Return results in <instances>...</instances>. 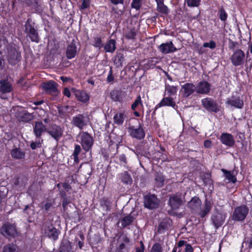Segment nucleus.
<instances>
[{
	"label": "nucleus",
	"mask_w": 252,
	"mask_h": 252,
	"mask_svg": "<svg viewBox=\"0 0 252 252\" xmlns=\"http://www.w3.org/2000/svg\"><path fill=\"white\" fill-rule=\"evenodd\" d=\"M0 233L9 240L15 238L18 236L17 229L15 224L9 222L3 223L0 227Z\"/></svg>",
	"instance_id": "7ed1b4c3"
},
{
	"label": "nucleus",
	"mask_w": 252,
	"mask_h": 252,
	"mask_svg": "<svg viewBox=\"0 0 252 252\" xmlns=\"http://www.w3.org/2000/svg\"><path fill=\"white\" fill-rule=\"evenodd\" d=\"M134 220V218L130 215H128L124 217L121 220V224L123 227L125 228L126 226L130 225Z\"/></svg>",
	"instance_id": "e433bc0d"
},
{
	"label": "nucleus",
	"mask_w": 252,
	"mask_h": 252,
	"mask_svg": "<svg viewBox=\"0 0 252 252\" xmlns=\"http://www.w3.org/2000/svg\"><path fill=\"white\" fill-rule=\"evenodd\" d=\"M185 97H188L196 92V86L193 83H186L181 86V90Z\"/></svg>",
	"instance_id": "412c9836"
},
{
	"label": "nucleus",
	"mask_w": 252,
	"mask_h": 252,
	"mask_svg": "<svg viewBox=\"0 0 252 252\" xmlns=\"http://www.w3.org/2000/svg\"><path fill=\"white\" fill-rule=\"evenodd\" d=\"M194 250L191 246V245L189 244H186V248H185V252H193Z\"/></svg>",
	"instance_id": "774afa93"
},
{
	"label": "nucleus",
	"mask_w": 252,
	"mask_h": 252,
	"mask_svg": "<svg viewBox=\"0 0 252 252\" xmlns=\"http://www.w3.org/2000/svg\"><path fill=\"white\" fill-rule=\"evenodd\" d=\"M71 249V243L69 240H62L59 249V252H69Z\"/></svg>",
	"instance_id": "2f4dec72"
},
{
	"label": "nucleus",
	"mask_w": 252,
	"mask_h": 252,
	"mask_svg": "<svg viewBox=\"0 0 252 252\" xmlns=\"http://www.w3.org/2000/svg\"><path fill=\"white\" fill-rule=\"evenodd\" d=\"M6 50V59L9 64L15 66L21 61V51L20 47L15 44L8 45Z\"/></svg>",
	"instance_id": "f257e3e1"
},
{
	"label": "nucleus",
	"mask_w": 252,
	"mask_h": 252,
	"mask_svg": "<svg viewBox=\"0 0 252 252\" xmlns=\"http://www.w3.org/2000/svg\"><path fill=\"white\" fill-rule=\"evenodd\" d=\"M238 45V43L237 42L234 41L230 39L228 40V48L230 50L233 51Z\"/></svg>",
	"instance_id": "4d7b16f0"
},
{
	"label": "nucleus",
	"mask_w": 252,
	"mask_h": 252,
	"mask_svg": "<svg viewBox=\"0 0 252 252\" xmlns=\"http://www.w3.org/2000/svg\"><path fill=\"white\" fill-rule=\"evenodd\" d=\"M114 80V77L113 76V71L112 67H110V70L106 78V81L108 83H112Z\"/></svg>",
	"instance_id": "864d4df0"
},
{
	"label": "nucleus",
	"mask_w": 252,
	"mask_h": 252,
	"mask_svg": "<svg viewBox=\"0 0 252 252\" xmlns=\"http://www.w3.org/2000/svg\"><path fill=\"white\" fill-rule=\"evenodd\" d=\"M163 106H170L174 109L177 108V105L176 104L173 98L169 96L168 97H164L160 102L157 104L156 109H158Z\"/></svg>",
	"instance_id": "a878e982"
},
{
	"label": "nucleus",
	"mask_w": 252,
	"mask_h": 252,
	"mask_svg": "<svg viewBox=\"0 0 252 252\" xmlns=\"http://www.w3.org/2000/svg\"><path fill=\"white\" fill-rule=\"evenodd\" d=\"M139 106L142 108L143 107V101H142L141 96L139 94L137 96L136 99L131 104V109L132 110L135 111Z\"/></svg>",
	"instance_id": "58836bf2"
},
{
	"label": "nucleus",
	"mask_w": 252,
	"mask_h": 252,
	"mask_svg": "<svg viewBox=\"0 0 252 252\" xmlns=\"http://www.w3.org/2000/svg\"><path fill=\"white\" fill-rule=\"evenodd\" d=\"M81 147L79 145H75L74 152L72 155H79L81 152Z\"/></svg>",
	"instance_id": "0e129e2a"
},
{
	"label": "nucleus",
	"mask_w": 252,
	"mask_h": 252,
	"mask_svg": "<svg viewBox=\"0 0 252 252\" xmlns=\"http://www.w3.org/2000/svg\"><path fill=\"white\" fill-rule=\"evenodd\" d=\"M219 139L222 144L228 147H233L235 145V141L234 136L231 133H222Z\"/></svg>",
	"instance_id": "a211bd4d"
},
{
	"label": "nucleus",
	"mask_w": 252,
	"mask_h": 252,
	"mask_svg": "<svg viewBox=\"0 0 252 252\" xmlns=\"http://www.w3.org/2000/svg\"><path fill=\"white\" fill-rule=\"evenodd\" d=\"M159 200L155 194L149 192L143 196L144 206L149 210L157 209L159 205Z\"/></svg>",
	"instance_id": "20e7f679"
},
{
	"label": "nucleus",
	"mask_w": 252,
	"mask_h": 252,
	"mask_svg": "<svg viewBox=\"0 0 252 252\" xmlns=\"http://www.w3.org/2000/svg\"><path fill=\"white\" fill-rule=\"evenodd\" d=\"M221 171L223 172L225 178L232 183H235L237 182L236 176L233 175V171L227 170L225 169L222 168Z\"/></svg>",
	"instance_id": "473e14b6"
},
{
	"label": "nucleus",
	"mask_w": 252,
	"mask_h": 252,
	"mask_svg": "<svg viewBox=\"0 0 252 252\" xmlns=\"http://www.w3.org/2000/svg\"><path fill=\"white\" fill-rule=\"evenodd\" d=\"M85 117L83 114H77L75 116L73 117L72 123L73 125L82 129L85 126L87 125V122L85 120Z\"/></svg>",
	"instance_id": "4be33fe9"
},
{
	"label": "nucleus",
	"mask_w": 252,
	"mask_h": 252,
	"mask_svg": "<svg viewBox=\"0 0 252 252\" xmlns=\"http://www.w3.org/2000/svg\"><path fill=\"white\" fill-rule=\"evenodd\" d=\"M204 47H208L210 49H215L216 47V43L213 40H211L209 42H205L203 43Z\"/></svg>",
	"instance_id": "6e6d98bb"
},
{
	"label": "nucleus",
	"mask_w": 252,
	"mask_h": 252,
	"mask_svg": "<svg viewBox=\"0 0 252 252\" xmlns=\"http://www.w3.org/2000/svg\"><path fill=\"white\" fill-rule=\"evenodd\" d=\"M227 214L225 212L216 211L211 216V220L216 229L220 227L224 222Z\"/></svg>",
	"instance_id": "9d476101"
},
{
	"label": "nucleus",
	"mask_w": 252,
	"mask_h": 252,
	"mask_svg": "<svg viewBox=\"0 0 252 252\" xmlns=\"http://www.w3.org/2000/svg\"><path fill=\"white\" fill-rule=\"evenodd\" d=\"M245 54L241 49H237L234 51L230 60L232 64L235 66L241 65L244 63Z\"/></svg>",
	"instance_id": "f8f14e48"
},
{
	"label": "nucleus",
	"mask_w": 252,
	"mask_h": 252,
	"mask_svg": "<svg viewBox=\"0 0 252 252\" xmlns=\"http://www.w3.org/2000/svg\"><path fill=\"white\" fill-rule=\"evenodd\" d=\"M225 104L234 108L241 109L244 106L243 96L236 92L235 94H233L231 97L227 99Z\"/></svg>",
	"instance_id": "423d86ee"
},
{
	"label": "nucleus",
	"mask_w": 252,
	"mask_h": 252,
	"mask_svg": "<svg viewBox=\"0 0 252 252\" xmlns=\"http://www.w3.org/2000/svg\"><path fill=\"white\" fill-rule=\"evenodd\" d=\"M11 155L13 158L17 159H24L25 157V152L20 148H16L11 151Z\"/></svg>",
	"instance_id": "7c9ffc66"
},
{
	"label": "nucleus",
	"mask_w": 252,
	"mask_h": 252,
	"mask_svg": "<svg viewBox=\"0 0 252 252\" xmlns=\"http://www.w3.org/2000/svg\"><path fill=\"white\" fill-rule=\"evenodd\" d=\"M245 243L248 245V248L252 249V234L250 237L245 238Z\"/></svg>",
	"instance_id": "13d9d810"
},
{
	"label": "nucleus",
	"mask_w": 252,
	"mask_h": 252,
	"mask_svg": "<svg viewBox=\"0 0 252 252\" xmlns=\"http://www.w3.org/2000/svg\"><path fill=\"white\" fill-rule=\"evenodd\" d=\"M90 5V0H83L81 5L80 6V9L81 10L89 8Z\"/></svg>",
	"instance_id": "5fc2aeb1"
},
{
	"label": "nucleus",
	"mask_w": 252,
	"mask_h": 252,
	"mask_svg": "<svg viewBox=\"0 0 252 252\" xmlns=\"http://www.w3.org/2000/svg\"><path fill=\"white\" fill-rule=\"evenodd\" d=\"M158 49L160 52L164 54L173 53L177 50L172 41L161 44L158 47Z\"/></svg>",
	"instance_id": "5701e85b"
},
{
	"label": "nucleus",
	"mask_w": 252,
	"mask_h": 252,
	"mask_svg": "<svg viewBox=\"0 0 252 252\" xmlns=\"http://www.w3.org/2000/svg\"><path fill=\"white\" fill-rule=\"evenodd\" d=\"M195 86L196 93L198 94H207L210 92L211 85L207 81H201Z\"/></svg>",
	"instance_id": "f3484780"
},
{
	"label": "nucleus",
	"mask_w": 252,
	"mask_h": 252,
	"mask_svg": "<svg viewBox=\"0 0 252 252\" xmlns=\"http://www.w3.org/2000/svg\"><path fill=\"white\" fill-rule=\"evenodd\" d=\"M35 23L31 18H28L25 24V32L32 42L38 43L40 37L37 30L34 27Z\"/></svg>",
	"instance_id": "f03ea898"
},
{
	"label": "nucleus",
	"mask_w": 252,
	"mask_h": 252,
	"mask_svg": "<svg viewBox=\"0 0 252 252\" xmlns=\"http://www.w3.org/2000/svg\"><path fill=\"white\" fill-rule=\"evenodd\" d=\"M33 119V116L29 113H24L19 116V119L21 121L25 123H29Z\"/></svg>",
	"instance_id": "a19ab883"
},
{
	"label": "nucleus",
	"mask_w": 252,
	"mask_h": 252,
	"mask_svg": "<svg viewBox=\"0 0 252 252\" xmlns=\"http://www.w3.org/2000/svg\"><path fill=\"white\" fill-rule=\"evenodd\" d=\"M116 41L114 39H109L104 45V50L106 53H113L115 52L116 49Z\"/></svg>",
	"instance_id": "cd10ccee"
},
{
	"label": "nucleus",
	"mask_w": 252,
	"mask_h": 252,
	"mask_svg": "<svg viewBox=\"0 0 252 252\" xmlns=\"http://www.w3.org/2000/svg\"><path fill=\"white\" fill-rule=\"evenodd\" d=\"M157 11L159 13L167 15L169 13L168 7L164 4V2L157 4Z\"/></svg>",
	"instance_id": "c9c22d12"
},
{
	"label": "nucleus",
	"mask_w": 252,
	"mask_h": 252,
	"mask_svg": "<svg viewBox=\"0 0 252 252\" xmlns=\"http://www.w3.org/2000/svg\"><path fill=\"white\" fill-rule=\"evenodd\" d=\"M121 181L126 184H130L131 183L132 179L130 176L127 171H126L122 175Z\"/></svg>",
	"instance_id": "09e8293b"
},
{
	"label": "nucleus",
	"mask_w": 252,
	"mask_h": 252,
	"mask_svg": "<svg viewBox=\"0 0 252 252\" xmlns=\"http://www.w3.org/2000/svg\"><path fill=\"white\" fill-rule=\"evenodd\" d=\"M57 86V83L53 80L43 82L41 84V87L46 94L54 96H56L58 94Z\"/></svg>",
	"instance_id": "ddd939ff"
},
{
	"label": "nucleus",
	"mask_w": 252,
	"mask_h": 252,
	"mask_svg": "<svg viewBox=\"0 0 252 252\" xmlns=\"http://www.w3.org/2000/svg\"><path fill=\"white\" fill-rule=\"evenodd\" d=\"M72 91L78 101L86 103L89 100L90 96L85 91L74 88Z\"/></svg>",
	"instance_id": "bb28decb"
},
{
	"label": "nucleus",
	"mask_w": 252,
	"mask_h": 252,
	"mask_svg": "<svg viewBox=\"0 0 252 252\" xmlns=\"http://www.w3.org/2000/svg\"><path fill=\"white\" fill-rule=\"evenodd\" d=\"M4 60L2 55V52L0 51V70H2L4 67Z\"/></svg>",
	"instance_id": "680f3d73"
},
{
	"label": "nucleus",
	"mask_w": 252,
	"mask_h": 252,
	"mask_svg": "<svg viewBox=\"0 0 252 252\" xmlns=\"http://www.w3.org/2000/svg\"><path fill=\"white\" fill-rule=\"evenodd\" d=\"M173 221L171 219L166 218L163 219L158 224L157 233L159 234L164 233L171 227Z\"/></svg>",
	"instance_id": "6ab92c4d"
},
{
	"label": "nucleus",
	"mask_w": 252,
	"mask_h": 252,
	"mask_svg": "<svg viewBox=\"0 0 252 252\" xmlns=\"http://www.w3.org/2000/svg\"><path fill=\"white\" fill-rule=\"evenodd\" d=\"M60 233V231L53 225L48 226L45 230V235L54 241L58 239Z\"/></svg>",
	"instance_id": "393cba45"
},
{
	"label": "nucleus",
	"mask_w": 252,
	"mask_h": 252,
	"mask_svg": "<svg viewBox=\"0 0 252 252\" xmlns=\"http://www.w3.org/2000/svg\"><path fill=\"white\" fill-rule=\"evenodd\" d=\"M201 205V201L198 197L194 196L188 203V206L192 211L198 210Z\"/></svg>",
	"instance_id": "c85d7f7f"
},
{
	"label": "nucleus",
	"mask_w": 252,
	"mask_h": 252,
	"mask_svg": "<svg viewBox=\"0 0 252 252\" xmlns=\"http://www.w3.org/2000/svg\"><path fill=\"white\" fill-rule=\"evenodd\" d=\"M77 46L74 39H73L71 43L67 46L66 50V57L69 60L75 58L77 55Z\"/></svg>",
	"instance_id": "b1692460"
},
{
	"label": "nucleus",
	"mask_w": 252,
	"mask_h": 252,
	"mask_svg": "<svg viewBox=\"0 0 252 252\" xmlns=\"http://www.w3.org/2000/svg\"><path fill=\"white\" fill-rule=\"evenodd\" d=\"M62 186L66 191H68L71 189V186L66 182L62 183Z\"/></svg>",
	"instance_id": "e2e57ef3"
},
{
	"label": "nucleus",
	"mask_w": 252,
	"mask_h": 252,
	"mask_svg": "<svg viewBox=\"0 0 252 252\" xmlns=\"http://www.w3.org/2000/svg\"><path fill=\"white\" fill-rule=\"evenodd\" d=\"M136 32H135V30L133 29H131L129 32H128L126 34V38L128 39H134L135 38V37L136 36Z\"/></svg>",
	"instance_id": "603ef678"
},
{
	"label": "nucleus",
	"mask_w": 252,
	"mask_h": 252,
	"mask_svg": "<svg viewBox=\"0 0 252 252\" xmlns=\"http://www.w3.org/2000/svg\"><path fill=\"white\" fill-rule=\"evenodd\" d=\"M140 247L135 248V252H144L145 246L142 241H140Z\"/></svg>",
	"instance_id": "052dcab7"
},
{
	"label": "nucleus",
	"mask_w": 252,
	"mask_h": 252,
	"mask_svg": "<svg viewBox=\"0 0 252 252\" xmlns=\"http://www.w3.org/2000/svg\"><path fill=\"white\" fill-rule=\"evenodd\" d=\"M47 133L55 140L58 141L63 134V129L56 124H52L47 128Z\"/></svg>",
	"instance_id": "dca6fc26"
},
{
	"label": "nucleus",
	"mask_w": 252,
	"mask_h": 252,
	"mask_svg": "<svg viewBox=\"0 0 252 252\" xmlns=\"http://www.w3.org/2000/svg\"><path fill=\"white\" fill-rule=\"evenodd\" d=\"M126 93L121 89H113L110 93V97L112 101L123 103L126 100Z\"/></svg>",
	"instance_id": "4468645a"
},
{
	"label": "nucleus",
	"mask_w": 252,
	"mask_h": 252,
	"mask_svg": "<svg viewBox=\"0 0 252 252\" xmlns=\"http://www.w3.org/2000/svg\"><path fill=\"white\" fill-rule=\"evenodd\" d=\"M118 252H127V250L126 248L125 244L124 243H121L119 246L117 248Z\"/></svg>",
	"instance_id": "bf43d9fd"
},
{
	"label": "nucleus",
	"mask_w": 252,
	"mask_h": 252,
	"mask_svg": "<svg viewBox=\"0 0 252 252\" xmlns=\"http://www.w3.org/2000/svg\"><path fill=\"white\" fill-rule=\"evenodd\" d=\"M59 195L62 199L67 198L66 191L63 189L59 190Z\"/></svg>",
	"instance_id": "69168bd1"
},
{
	"label": "nucleus",
	"mask_w": 252,
	"mask_h": 252,
	"mask_svg": "<svg viewBox=\"0 0 252 252\" xmlns=\"http://www.w3.org/2000/svg\"><path fill=\"white\" fill-rule=\"evenodd\" d=\"M92 45L95 48H97L99 50L101 49L103 46L101 38L100 37H94Z\"/></svg>",
	"instance_id": "49530a36"
},
{
	"label": "nucleus",
	"mask_w": 252,
	"mask_h": 252,
	"mask_svg": "<svg viewBox=\"0 0 252 252\" xmlns=\"http://www.w3.org/2000/svg\"><path fill=\"white\" fill-rule=\"evenodd\" d=\"M211 209V205L210 203L209 202H206L204 208L203 209L201 210V211L199 213V216L202 218H204L210 211Z\"/></svg>",
	"instance_id": "ea45409f"
},
{
	"label": "nucleus",
	"mask_w": 252,
	"mask_h": 252,
	"mask_svg": "<svg viewBox=\"0 0 252 252\" xmlns=\"http://www.w3.org/2000/svg\"><path fill=\"white\" fill-rule=\"evenodd\" d=\"M18 248L16 244L8 243L4 246L2 252H17Z\"/></svg>",
	"instance_id": "79ce46f5"
},
{
	"label": "nucleus",
	"mask_w": 252,
	"mask_h": 252,
	"mask_svg": "<svg viewBox=\"0 0 252 252\" xmlns=\"http://www.w3.org/2000/svg\"><path fill=\"white\" fill-rule=\"evenodd\" d=\"M142 126L143 125L140 123H139L138 128H135L134 126H129L127 128L129 135L132 138L137 140L143 139L145 137V132Z\"/></svg>",
	"instance_id": "6e6552de"
},
{
	"label": "nucleus",
	"mask_w": 252,
	"mask_h": 252,
	"mask_svg": "<svg viewBox=\"0 0 252 252\" xmlns=\"http://www.w3.org/2000/svg\"><path fill=\"white\" fill-rule=\"evenodd\" d=\"M161 245L159 243H155L152 246L151 252H162Z\"/></svg>",
	"instance_id": "3c124183"
},
{
	"label": "nucleus",
	"mask_w": 252,
	"mask_h": 252,
	"mask_svg": "<svg viewBox=\"0 0 252 252\" xmlns=\"http://www.w3.org/2000/svg\"><path fill=\"white\" fill-rule=\"evenodd\" d=\"M80 138V143L83 149L86 152H88L92 149L94 144L93 137L88 132L83 131L81 134Z\"/></svg>",
	"instance_id": "9b49d317"
},
{
	"label": "nucleus",
	"mask_w": 252,
	"mask_h": 252,
	"mask_svg": "<svg viewBox=\"0 0 252 252\" xmlns=\"http://www.w3.org/2000/svg\"><path fill=\"white\" fill-rule=\"evenodd\" d=\"M218 16L220 18V19L223 22H225L226 21L227 17H228V14L226 12L225 9L224 8L221 6L218 11Z\"/></svg>",
	"instance_id": "a18cd8bd"
},
{
	"label": "nucleus",
	"mask_w": 252,
	"mask_h": 252,
	"mask_svg": "<svg viewBox=\"0 0 252 252\" xmlns=\"http://www.w3.org/2000/svg\"><path fill=\"white\" fill-rule=\"evenodd\" d=\"M143 0H132L131 3V8L136 10H139L142 6Z\"/></svg>",
	"instance_id": "de8ad7c7"
},
{
	"label": "nucleus",
	"mask_w": 252,
	"mask_h": 252,
	"mask_svg": "<svg viewBox=\"0 0 252 252\" xmlns=\"http://www.w3.org/2000/svg\"><path fill=\"white\" fill-rule=\"evenodd\" d=\"M99 203L101 207L104 208L106 211L109 210L111 202L107 197H102L99 200Z\"/></svg>",
	"instance_id": "4c0bfd02"
},
{
	"label": "nucleus",
	"mask_w": 252,
	"mask_h": 252,
	"mask_svg": "<svg viewBox=\"0 0 252 252\" xmlns=\"http://www.w3.org/2000/svg\"><path fill=\"white\" fill-rule=\"evenodd\" d=\"M126 117L125 111L116 113L113 117L114 123L117 126H122Z\"/></svg>",
	"instance_id": "c756f323"
},
{
	"label": "nucleus",
	"mask_w": 252,
	"mask_h": 252,
	"mask_svg": "<svg viewBox=\"0 0 252 252\" xmlns=\"http://www.w3.org/2000/svg\"><path fill=\"white\" fill-rule=\"evenodd\" d=\"M39 0H29L27 1V4L29 6H31L33 7L36 12H40V5L38 2Z\"/></svg>",
	"instance_id": "37998d69"
},
{
	"label": "nucleus",
	"mask_w": 252,
	"mask_h": 252,
	"mask_svg": "<svg viewBox=\"0 0 252 252\" xmlns=\"http://www.w3.org/2000/svg\"><path fill=\"white\" fill-rule=\"evenodd\" d=\"M189 7H198L200 4L201 0H185Z\"/></svg>",
	"instance_id": "8fccbe9b"
},
{
	"label": "nucleus",
	"mask_w": 252,
	"mask_h": 252,
	"mask_svg": "<svg viewBox=\"0 0 252 252\" xmlns=\"http://www.w3.org/2000/svg\"><path fill=\"white\" fill-rule=\"evenodd\" d=\"M33 131L35 137L40 139L44 132H47V128L42 122L37 121L35 123L33 126Z\"/></svg>",
	"instance_id": "aec40b11"
},
{
	"label": "nucleus",
	"mask_w": 252,
	"mask_h": 252,
	"mask_svg": "<svg viewBox=\"0 0 252 252\" xmlns=\"http://www.w3.org/2000/svg\"><path fill=\"white\" fill-rule=\"evenodd\" d=\"M183 202L181 193L178 192L169 196L168 205L172 210H177L182 205Z\"/></svg>",
	"instance_id": "1a4fd4ad"
},
{
	"label": "nucleus",
	"mask_w": 252,
	"mask_h": 252,
	"mask_svg": "<svg viewBox=\"0 0 252 252\" xmlns=\"http://www.w3.org/2000/svg\"><path fill=\"white\" fill-rule=\"evenodd\" d=\"M52 206V203L51 202H47L44 204V207L42 208L47 212L50 209Z\"/></svg>",
	"instance_id": "338daca9"
},
{
	"label": "nucleus",
	"mask_w": 252,
	"mask_h": 252,
	"mask_svg": "<svg viewBox=\"0 0 252 252\" xmlns=\"http://www.w3.org/2000/svg\"><path fill=\"white\" fill-rule=\"evenodd\" d=\"M165 91L168 96L175 95L177 91V87L174 86H170L169 85H165Z\"/></svg>",
	"instance_id": "c03bdc74"
},
{
	"label": "nucleus",
	"mask_w": 252,
	"mask_h": 252,
	"mask_svg": "<svg viewBox=\"0 0 252 252\" xmlns=\"http://www.w3.org/2000/svg\"><path fill=\"white\" fill-rule=\"evenodd\" d=\"M249 212V209L246 205L237 206L234 208L232 219L235 221H243L246 219Z\"/></svg>",
	"instance_id": "39448f33"
},
{
	"label": "nucleus",
	"mask_w": 252,
	"mask_h": 252,
	"mask_svg": "<svg viewBox=\"0 0 252 252\" xmlns=\"http://www.w3.org/2000/svg\"><path fill=\"white\" fill-rule=\"evenodd\" d=\"M13 90L12 84L7 78L0 80V97L4 99L5 97L2 96L3 94L10 93Z\"/></svg>",
	"instance_id": "2eb2a0df"
},
{
	"label": "nucleus",
	"mask_w": 252,
	"mask_h": 252,
	"mask_svg": "<svg viewBox=\"0 0 252 252\" xmlns=\"http://www.w3.org/2000/svg\"><path fill=\"white\" fill-rule=\"evenodd\" d=\"M201 103L203 108L208 112L217 113L220 111L218 103L211 97H207L202 99Z\"/></svg>",
	"instance_id": "0eeeda50"
},
{
	"label": "nucleus",
	"mask_w": 252,
	"mask_h": 252,
	"mask_svg": "<svg viewBox=\"0 0 252 252\" xmlns=\"http://www.w3.org/2000/svg\"><path fill=\"white\" fill-rule=\"evenodd\" d=\"M125 61L124 55L122 52H117L114 57V63L118 67L123 66V63Z\"/></svg>",
	"instance_id": "f704fd0d"
},
{
	"label": "nucleus",
	"mask_w": 252,
	"mask_h": 252,
	"mask_svg": "<svg viewBox=\"0 0 252 252\" xmlns=\"http://www.w3.org/2000/svg\"><path fill=\"white\" fill-rule=\"evenodd\" d=\"M155 180L157 188H161L163 186L165 182V178L161 173L157 172L156 174Z\"/></svg>",
	"instance_id": "72a5a7b5"
}]
</instances>
